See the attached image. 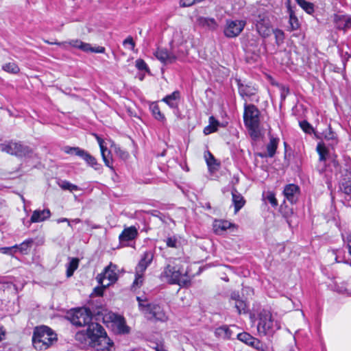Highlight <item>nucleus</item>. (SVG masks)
Instances as JSON below:
<instances>
[{"label":"nucleus","instance_id":"46","mask_svg":"<svg viewBox=\"0 0 351 351\" xmlns=\"http://www.w3.org/2000/svg\"><path fill=\"white\" fill-rule=\"evenodd\" d=\"M274 34L275 35L276 43L279 45L284 40V32L280 29H276L274 31Z\"/></svg>","mask_w":351,"mask_h":351},{"label":"nucleus","instance_id":"53","mask_svg":"<svg viewBox=\"0 0 351 351\" xmlns=\"http://www.w3.org/2000/svg\"><path fill=\"white\" fill-rule=\"evenodd\" d=\"M196 3L195 0H180V5L181 7H189Z\"/></svg>","mask_w":351,"mask_h":351},{"label":"nucleus","instance_id":"49","mask_svg":"<svg viewBox=\"0 0 351 351\" xmlns=\"http://www.w3.org/2000/svg\"><path fill=\"white\" fill-rule=\"evenodd\" d=\"M300 125L306 133L311 134L313 131V128L306 121L300 122Z\"/></svg>","mask_w":351,"mask_h":351},{"label":"nucleus","instance_id":"57","mask_svg":"<svg viewBox=\"0 0 351 351\" xmlns=\"http://www.w3.org/2000/svg\"><path fill=\"white\" fill-rule=\"evenodd\" d=\"M46 43H49V44H51V45H60V46H63V47H66V42L65 43H58V42H49V41H46Z\"/></svg>","mask_w":351,"mask_h":351},{"label":"nucleus","instance_id":"62","mask_svg":"<svg viewBox=\"0 0 351 351\" xmlns=\"http://www.w3.org/2000/svg\"><path fill=\"white\" fill-rule=\"evenodd\" d=\"M110 345H111V348L114 345V343L111 341V343H110Z\"/></svg>","mask_w":351,"mask_h":351},{"label":"nucleus","instance_id":"51","mask_svg":"<svg viewBox=\"0 0 351 351\" xmlns=\"http://www.w3.org/2000/svg\"><path fill=\"white\" fill-rule=\"evenodd\" d=\"M123 45H125V46L130 45L132 50H133L134 47H135V43H134V40H133L132 36L127 37L123 40Z\"/></svg>","mask_w":351,"mask_h":351},{"label":"nucleus","instance_id":"38","mask_svg":"<svg viewBox=\"0 0 351 351\" xmlns=\"http://www.w3.org/2000/svg\"><path fill=\"white\" fill-rule=\"evenodd\" d=\"M144 272H138V270L135 269V280L132 285V288L136 289L141 287L143 282Z\"/></svg>","mask_w":351,"mask_h":351},{"label":"nucleus","instance_id":"60","mask_svg":"<svg viewBox=\"0 0 351 351\" xmlns=\"http://www.w3.org/2000/svg\"><path fill=\"white\" fill-rule=\"evenodd\" d=\"M80 221H81V220H80V219H78V218L75 219H73V222H74V223H80Z\"/></svg>","mask_w":351,"mask_h":351},{"label":"nucleus","instance_id":"14","mask_svg":"<svg viewBox=\"0 0 351 351\" xmlns=\"http://www.w3.org/2000/svg\"><path fill=\"white\" fill-rule=\"evenodd\" d=\"M283 194L291 204H295L300 197V189L294 184H287L284 188Z\"/></svg>","mask_w":351,"mask_h":351},{"label":"nucleus","instance_id":"45","mask_svg":"<svg viewBox=\"0 0 351 351\" xmlns=\"http://www.w3.org/2000/svg\"><path fill=\"white\" fill-rule=\"evenodd\" d=\"M135 66L140 71H149V68L146 62L142 59H137L135 62Z\"/></svg>","mask_w":351,"mask_h":351},{"label":"nucleus","instance_id":"63","mask_svg":"<svg viewBox=\"0 0 351 351\" xmlns=\"http://www.w3.org/2000/svg\"><path fill=\"white\" fill-rule=\"evenodd\" d=\"M349 57H351V54H350V55H349Z\"/></svg>","mask_w":351,"mask_h":351},{"label":"nucleus","instance_id":"15","mask_svg":"<svg viewBox=\"0 0 351 351\" xmlns=\"http://www.w3.org/2000/svg\"><path fill=\"white\" fill-rule=\"evenodd\" d=\"M68 43L71 46L87 53H103L104 51V47H91L90 44L84 43L77 39L71 40Z\"/></svg>","mask_w":351,"mask_h":351},{"label":"nucleus","instance_id":"5","mask_svg":"<svg viewBox=\"0 0 351 351\" xmlns=\"http://www.w3.org/2000/svg\"><path fill=\"white\" fill-rule=\"evenodd\" d=\"M162 276L170 284H177L180 286H186L191 280L187 271L184 270L180 265H167L162 273Z\"/></svg>","mask_w":351,"mask_h":351},{"label":"nucleus","instance_id":"2","mask_svg":"<svg viewBox=\"0 0 351 351\" xmlns=\"http://www.w3.org/2000/svg\"><path fill=\"white\" fill-rule=\"evenodd\" d=\"M57 341V335L51 328L42 326L34 330L32 344L37 350H45Z\"/></svg>","mask_w":351,"mask_h":351},{"label":"nucleus","instance_id":"55","mask_svg":"<svg viewBox=\"0 0 351 351\" xmlns=\"http://www.w3.org/2000/svg\"><path fill=\"white\" fill-rule=\"evenodd\" d=\"M350 28H351V16H347L345 30Z\"/></svg>","mask_w":351,"mask_h":351},{"label":"nucleus","instance_id":"22","mask_svg":"<svg viewBox=\"0 0 351 351\" xmlns=\"http://www.w3.org/2000/svg\"><path fill=\"white\" fill-rule=\"evenodd\" d=\"M179 99L180 93L178 91H174L164 97L162 101L165 102L171 108H175L178 106Z\"/></svg>","mask_w":351,"mask_h":351},{"label":"nucleus","instance_id":"21","mask_svg":"<svg viewBox=\"0 0 351 351\" xmlns=\"http://www.w3.org/2000/svg\"><path fill=\"white\" fill-rule=\"evenodd\" d=\"M232 202L234 206V212L237 213L245 204L243 197L235 189L232 191Z\"/></svg>","mask_w":351,"mask_h":351},{"label":"nucleus","instance_id":"32","mask_svg":"<svg viewBox=\"0 0 351 351\" xmlns=\"http://www.w3.org/2000/svg\"><path fill=\"white\" fill-rule=\"evenodd\" d=\"M58 184L62 190H68L71 192L80 190L78 186L73 184L66 180H60L58 182Z\"/></svg>","mask_w":351,"mask_h":351},{"label":"nucleus","instance_id":"39","mask_svg":"<svg viewBox=\"0 0 351 351\" xmlns=\"http://www.w3.org/2000/svg\"><path fill=\"white\" fill-rule=\"evenodd\" d=\"M121 273V271L117 269V265L111 263V285L118 280Z\"/></svg>","mask_w":351,"mask_h":351},{"label":"nucleus","instance_id":"7","mask_svg":"<svg viewBox=\"0 0 351 351\" xmlns=\"http://www.w3.org/2000/svg\"><path fill=\"white\" fill-rule=\"evenodd\" d=\"M111 332L117 335H127L130 333L131 328L123 315L111 312Z\"/></svg>","mask_w":351,"mask_h":351},{"label":"nucleus","instance_id":"27","mask_svg":"<svg viewBox=\"0 0 351 351\" xmlns=\"http://www.w3.org/2000/svg\"><path fill=\"white\" fill-rule=\"evenodd\" d=\"M219 123L217 120H216L214 117H210L209 118V125L204 128V133L206 135L210 134L213 132H215L217 130V127L219 126Z\"/></svg>","mask_w":351,"mask_h":351},{"label":"nucleus","instance_id":"11","mask_svg":"<svg viewBox=\"0 0 351 351\" xmlns=\"http://www.w3.org/2000/svg\"><path fill=\"white\" fill-rule=\"evenodd\" d=\"M256 28L263 37H268L271 32L270 21L265 14H259L256 19Z\"/></svg>","mask_w":351,"mask_h":351},{"label":"nucleus","instance_id":"25","mask_svg":"<svg viewBox=\"0 0 351 351\" xmlns=\"http://www.w3.org/2000/svg\"><path fill=\"white\" fill-rule=\"evenodd\" d=\"M288 12L289 14V29L290 31L298 29L300 27V23L298 18L295 16L293 11L291 10V6L288 5Z\"/></svg>","mask_w":351,"mask_h":351},{"label":"nucleus","instance_id":"54","mask_svg":"<svg viewBox=\"0 0 351 351\" xmlns=\"http://www.w3.org/2000/svg\"><path fill=\"white\" fill-rule=\"evenodd\" d=\"M240 300V295L238 292H232L230 295V302L232 304L237 300Z\"/></svg>","mask_w":351,"mask_h":351},{"label":"nucleus","instance_id":"24","mask_svg":"<svg viewBox=\"0 0 351 351\" xmlns=\"http://www.w3.org/2000/svg\"><path fill=\"white\" fill-rule=\"evenodd\" d=\"M216 337L222 339H230L232 336V331L227 326H222L215 329Z\"/></svg>","mask_w":351,"mask_h":351},{"label":"nucleus","instance_id":"41","mask_svg":"<svg viewBox=\"0 0 351 351\" xmlns=\"http://www.w3.org/2000/svg\"><path fill=\"white\" fill-rule=\"evenodd\" d=\"M232 304H234V306L239 314L246 312L247 305L245 301L240 299L237 300Z\"/></svg>","mask_w":351,"mask_h":351},{"label":"nucleus","instance_id":"43","mask_svg":"<svg viewBox=\"0 0 351 351\" xmlns=\"http://www.w3.org/2000/svg\"><path fill=\"white\" fill-rule=\"evenodd\" d=\"M249 346L254 348L258 351H264V348L263 343L256 338L252 337V340H251L248 344Z\"/></svg>","mask_w":351,"mask_h":351},{"label":"nucleus","instance_id":"19","mask_svg":"<svg viewBox=\"0 0 351 351\" xmlns=\"http://www.w3.org/2000/svg\"><path fill=\"white\" fill-rule=\"evenodd\" d=\"M138 230L134 226L125 228L119 238L121 242L130 241L135 239L138 236Z\"/></svg>","mask_w":351,"mask_h":351},{"label":"nucleus","instance_id":"17","mask_svg":"<svg viewBox=\"0 0 351 351\" xmlns=\"http://www.w3.org/2000/svg\"><path fill=\"white\" fill-rule=\"evenodd\" d=\"M239 93L242 98L250 97L256 93V88L250 84H245L240 80H237Z\"/></svg>","mask_w":351,"mask_h":351},{"label":"nucleus","instance_id":"20","mask_svg":"<svg viewBox=\"0 0 351 351\" xmlns=\"http://www.w3.org/2000/svg\"><path fill=\"white\" fill-rule=\"evenodd\" d=\"M51 216V212L49 209L36 210L33 212L30 218L32 223H38L49 219Z\"/></svg>","mask_w":351,"mask_h":351},{"label":"nucleus","instance_id":"16","mask_svg":"<svg viewBox=\"0 0 351 351\" xmlns=\"http://www.w3.org/2000/svg\"><path fill=\"white\" fill-rule=\"evenodd\" d=\"M154 257V252L152 250L145 251L141 256L140 261L135 269L138 272H145L147 268L152 263Z\"/></svg>","mask_w":351,"mask_h":351},{"label":"nucleus","instance_id":"59","mask_svg":"<svg viewBox=\"0 0 351 351\" xmlns=\"http://www.w3.org/2000/svg\"><path fill=\"white\" fill-rule=\"evenodd\" d=\"M180 35V33H179V32H176L174 34L173 37V40L171 41V44H173V43L176 42L177 37H179Z\"/></svg>","mask_w":351,"mask_h":351},{"label":"nucleus","instance_id":"8","mask_svg":"<svg viewBox=\"0 0 351 351\" xmlns=\"http://www.w3.org/2000/svg\"><path fill=\"white\" fill-rule=\"evenodd\" d=\"M275 326L276 329L280 328V326L274 323L271 313L267 311H263L259 315V321L257 326L258 332L267 335L274 330Z\"/></svg>","mask_w":351,"mask_h":351},{"label":"nucleus","instance_id":"34","mask_svg":"<svg viewBox=\"0 0 351 351\" xmlns=\"http://www.w3.org/2000/svg\"><path fill=\"white\" fill-rule=\"evenodd\" d=\"M96 138L97 140V143L100 147L101 154L103 160H104L106 165L107 167H110V161L108 160V158L105 154V152L107 150V147L104 145V141L101 138H100L98 136H96Z\"/></svg>","mask_w":351,"mask_h":351},{"label":"nucleus","instance_id":"23","mask_svg":"<svg viewBox=\"0 0 351 351\" xmlns=\"http://www.w3.org/2000/svg\"><path fill=\"white\" fill-rule=\"evenodd\" d=\"M231 226V223L224 220H215L213 223L214 232L217 234H222Z\"/></svg>","mask_w":351,"mask_h":351},{"label":"nucleus","instance_id":"9","mask_svg":"<svg viewBox=\"0 0 351 351\" xmlns=\"http://www.w3.org/2000/svg\"><path fill=\"white\" fill-rule=\"evenodd\" d=\"M246 25L245 20L226 19L223 29L224 36L227 38L237 37L243 30Z\"/></svg>","mask_w":351,"mask_h":351},{"label":"nucleus","instance_id":"26","mask_svg":"<svg viewBox=\"0 0 351 351\" xmlns=\"http://www.w3.org/2000/svg\"><path fill=\"white\" fill-rule=\"evenodd\" d=\"M279 139L274 137H271L269 143L267 145V156L270 158L273 157L278 147Z\"/></svg>","mask_w":351,"mask_h":351},{"label":"nucleus","instance_id":"1","mask_svg":"<svg viewBox=\"0 0 351 351\" xmlns=\"http://www.w3.org/2000/svg\"><path fill=\"white\" fill-rule=\"evenodd\" d=\"M72 324L76 326H86V330L77 332L75 338L77 341L88 344L99 343L101 338L106 339L107 334L104 328L99 324L93 322L92 313L87 308L75 310L69 316Z\"/></svg>","mask_w":351,"mask_h":351},{"label":"nucleus","instance_id":"10","mask_svg":"<svg viewBox=\"0 0 351 351\" xmlns=\"http://www.w3.org/2000/svg\"><path fill=\"white\" fill-rule=\"evenodd\" d=\"M110 265L106 266L104 273L99 274L97 276V280L99 285L93 289L91 293L92 296H101L104 290L110 286Z\"/></svg>","mask_w":351,"mask_h":351},{"label":"nucleus","instance_id":"37","mask_svg":"<svg viewBox=\"0 0 351 351\" xmlns=\"http://www.w3.org/2000/svg\"><path fill=\"white\" fill-rule=\"evenodd\" d=\"M2 69L3 71L16 74L19 72V68L17 64L14 62H8L2 66Z\"/></svg>","mask_w":351,"mask_h":351},{"label":"nucleus","instance_id":"29","mask_svg":"<svg viewBox=\"0 0 351 351\" xmlns=\"http://www.w3.org/2000/svg\"><path fill=\"white\" fill-rule=\"evenodd\" d=\"M346 15L335 14L333 16V21L337 27V28L339 29L345 30L346 28Z\"/></svg>","mask_w":351,"mask_h":351},{"label":"nucleus","instance_id":"44","mask_svg":"<svg viewBox=\"0 0 351 351\" xmlns=\"http://www.w3.org/2000/svg\"><path fill=\"white\" fill-rule=\"evenodd\" d=\"M265 199H267L273 207H276L278 204V201L275 197V194L273 192L268 191Z\"/></svg>","mask_w":351,"mask_h":351},{"label":"nucleus","instance_id":"56","mask_svg":"<svg viewBox=\"0 0 351 351\" xmlns=\"http://www.w3.org/2000/svg\"><path fill=\"white\" fill-rule=\"evenodd\" d=\"M62 222H67L69 226H71L70 221L67 218H60L57 220V223H62Z\"/></svg>","mask_w":351,"mask_h":351},{"label":"nucleus","instance_id":"33","mask_svg":"<svg viewBox=\"0 0 351 351\" xmlns=\"http://www.w3.org/2000/svg\"><path fill=\"white\" fill-rule=\"evenodd\" d=\"M150 110L156 119L162 121L165 119V115L160 112L159 106L156 104H151Z\"/></svg>","mask_w":351,"mask_h":351},{"label":"nucleus","instance_id":"35","mask_svg":"<svg viewBox=\"0 0 351 351\" xmlns=\"http://www.w3.org/2000/svg\"><path fill=\"white\" fill-rule=\"evenodd\" d=\"M165 242L168 247H172L176 249L178 248L180 245V242L178 239V237L176 235L168 237L165 240Z\"/></svg>","mask_w":351,"mask_h":351},{"label":"nucleus","instance_id":"6","mask_svg":"<svg viewBox=\"0 0 351 351\" xmlns=\"http://www.w3.org/2000/svg\"><path fill=\"white\" fill-rule=\"evenodd\" d=\"M0 150L19 157L29 156L32 153V149L29 147L14 141L0 144Z\"/></svg>","mask_w":351,"mask_h":351},{"label":"nucleus","instance_id":"4","mask_svg":"<svg viewBox=\"0 0 351 351\" xmlns=\"http://www.w3.org/2000/svg\"><path fill=\"white\" fill-rule=\"evenodd\" d=\"M260 112L253 104H244L243 119L251 136L256 138L260 134Z\"/></svg>","mask_w":351,"mask_h":351},{"label":"nucleus","instance_id":"31","mask_svg":"<svg viewBox=\"0 0 351 351\" xmlns=\"http://www.w3.org/2000/svg\"><path fill=\"white\" fill-rule=\"evenodd\" d=\"M340 189L347 195L351 193V176L342 179L340 183Z\"/></svg>","mask_w":351,"mask_h":351},{"label":"nucleus","instance_id":"52","mask_svg":"<svg viewBox=\"0 0 351 351\" xmlns=\"http://www.w3.org/2000/svg\"><path fill=\"white\" fill-rule=\"evenodd\" d=\"M342 253L341 250H337V252L335 253L336 257L335 261L337 263H348V261H346L343 257L341 256V254Z\"/></svg>","mask_w":351,"mask_h":351},{"label":"nucleus","instance_id":"47","mask_svg":"<svg viewBox=\"0 0 351 351\" xmlns=\"http://www.w3.org/2000/svg\"><path fill=\"white\" fill-rule=\"evenodd\" d=\"M204 157L208 167H213L216 164V160L210 152H207Z\"/></svg>","mask_w":351,"mask_h":351},{"label":"nucleus","instance_id":"42","mask_svg":"<svg viewBox=\"0 0 351 351\" xmlns=\"http://www.w3.org/2000/svg\"><path fill=\"white\" fill-rule=\"evenodd\" d=\"M252 337H253L249 333L245 332L237 335V339L247 345H248L250 341L252 340Z\"/></svg>","mask_w":351,"mask_h":351},{"label":"nucleus","instance_id":"48","mask_svg":"<svg viewBox=\"0 0 351 351\" xmlns=\"http://www.w3.org/2000/svg\"><path fill=\"white\" fill-rule=\"evenodd\" d=\"M17 246V245H15L12 247H0V252L5 254H12L13 253H15L16 252Z\"/></svg>","mask_w":351,"mask_h":351},{"label":"nucleus","instance_id":"40","mask_svg":"<svg viewBox=\"0 0 351 351\" xmlns=\"http://www.w3.org/2000/svg\"><path fill=\"white\" fill-rule=\"evenodd\" d=\"M306 13L312 14L314 12V5L306 0L300 1L298 4Z\"/></svg>","mask_w":351,"mask_h":351},{"label":"nucleus","instance_id":"3","mask_svg":"<svg viewBox=\"0 0 351 351\" xmlns=\"http://www.w3.org/2000/svg\"><path fill=\"white\" fill-rule=\"evenodd\" d=\"M136 300L138 302L140 311L148 320L162 322L168 320V315L161 306L154 303H147L146 300H143L141 297H137Z\"/></svg>","mask_w":351,"mask_h":351},{"label":"nucleus","instance_id":"13","mask_svg":"<svg viewBox=\"0 0 351 351\" xmlns=\"http://www.w3.org/2000/svg\"><path fill=\"white\" fill-rule=\"evenodd\" d=\"M66 152L79 156L84 159L88 165L93 167L95 169H98L99 165L97 163L96 159L88 153L80 149L79 147H69Z\"/></svg>","mask_w":351,"mask_h":351},{"label":"nucleus","instance_id":"28","mask_svg":"<svg viewBox=\"0 0 351 351\" xmlns=\"http://www.w3.org/2000/svg\"><path fill=\"white\" fill-rule=\"evenodd\" d=\"M33 243L34 241L32 239H27L21 244L17 245L18 246L16 247V251H19L23 254H27L29 252Z\"/></svg>","mask_w":351,"mask_h":351},{"label":"nucleus","instance_id":"61","mask_svg":"<svg viewBox=\"0 0 351 351\" xmlns=\"http://www.w3.org/2000/svg\"><path fill=\"white\" fill-rule=\"evenodd\" d=\"M128 154H123V155L121 156V157L123 158H126L128 156Z\"/></svg>","mask_w":351,"mask_h":351},{"label":"nucleus","instance_id":"36","mask_svg":"<svg viewBox=\"0 0 351 351\" xmlns=\"http://www.w3.org/2000/svg\"><path fill=\"white\" fill-rule=\"evenodd\" d=\"M317 152L319 154V161H326L328 154V149L324 145L319 143L317 146Z\"/></svg>","mask_w":351,"mask_h":351},{"label":"nucleus","instance_id":"50","mask_svg":"<svg viewBox=\"0 0 351 351\" xmlns=\"http://www.w3.org/2000/svg\"><path fill=\"white\" fill-rule=\"evenodd\" d=\"M324 138L327 140H332L335 138V134L332 131L330 127L324 132Z\"/></svg>","mask_w":351,"mask_h":351},{"label":"nucleus","instance_id":"18","mask_svg":"<svg viewBox=\"0 0 351 351\" xmlns=\"http://www.w3.org/2000/svg\"><path fill=\"white\" fill-rule=\"evenodd\" d=\"M196 23L199 26L211 31H214L218 27V23L213 18L199 16L197 19Z\"/></svg>","mask_w":351,"mask_h":351},{"label":"nucleus","instance_id":"58","mask_svg":"<svg viewBox=\"0 0 351 351\" xmlns=\"http://www.w3.org/2000/svg\"><path fill=\"white\" fill-rule=\"evenodd\" d=\"M5 335V331L3 329V327L0 326V341L3 339V337Z\"/></svg>","mask_w":351,"mask_h":351},{"label":"nucleus","instance_id":"30","mask_svg":"<svg viewBox=\"0 0 351 351\" xmlns=\"http://www.w3.org/2000/svg\"><path fill=\"white\" fill-rule=\"evenodd\" d=\"M79 265V259L73 258L66 265V276L68 278L73 276L74 271L77 269Z\"/></svg>","mask_w":351,"mask_h":351},{"label":"nucleus","instance_id":"12","mask_svg":"<svg viewBox=\"0 0 351 351\" xmlns=\"http://www.w3.org/2000/svg\"><path fill=\"white\" fill-rule=\"evenodd\" d=\"M156 58L164 64H172L177 60V56L173 51L165 48H158L154 52Z\"/></svg>","mask_w":351,"mask_h":351}]
</instances>
